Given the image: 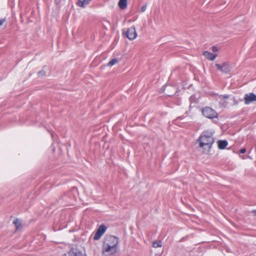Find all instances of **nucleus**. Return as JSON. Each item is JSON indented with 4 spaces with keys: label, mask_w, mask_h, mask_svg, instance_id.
Segmentation results:
<instances>
[{
    "label": "nucleus",
    "mask_w": 256,
    "mask_h": 256,
    "mask_svg": "<svg viewBox=\"0 0 256 256\" xmlns=\"http://www.w3.org/2000/svg\"><path fill=\"white\" fill-rule=\"evenodd\" d=\"M214 132L212 131H204L197 140L199 142L200 147L210 151L214 142Z\"/></svg>",
    "instance_id": "nucleus-1"
},
{
    "label": "nucleus",
    "mask_w": 256,
    "mask_h": 256,
    "mask_svg": "<svg viewBox=\"0 0 256 256\" xmlns=\"http://www.w3.org/2000/svg\"><path fill=\"white\" fill-rule=\"evenodd\" d=\"M118 244V239L113 236H110L106 238L102 246V252H110L113 254L116 252V246Z\"/></svg>",
    "instance_id": "nucleus-2"
},
{
    "label": "nucleus",
    "mask_w": 256,
    "mask_h": 256,
    "mask_svg": "<svg viewBox=\"0 0 256 256\" xmlns=\"http://www.w3.org/2000/svg\"><path fill=\"white\" fill-rule=\"evenodd\" d=\"M202 113L204 116L208 118H213L218 116L217 112L208 106H206L202 110Z\"/></svg>",
    "instance_id": "nucleus-3"
},
{
    "label": "nucleus",
    "mask_w": 256,
    "mask_h": 256,
    "mask_svg": "<svg viewBox=\"0 0 256 256\" xmlns=\"http://www.w3.org/2000/svg\"><path fill=\"white\" fill-rule=\"evenodd\" d=\"M126 36L130 40H134L137 36V34L134 26H132L125 32Z\"/></svg>",
    "instance_id": "nucleus-4"
},
{
    "label": "nucleus",
    "mask_w": 256,
    "mask_h": 256,
    "mask_svg": "<svg viewBox=\"0 0 256 256\" xmlns=\"http://www.w3.org/2000/svg\"><path fill=\"white\" fill-rule=\"evenodd\" d=\"M216 66L218 70L224 74L229 72L231 70V67L228 62H224L222 64H216Z\"/></svg>",
    "instance_id": "nucleus-5"
},
{
    "label": "nucleus",
    "mask_w": 256,
    "mask_h": 256,
    "mask_svg": "<svg viewBox=\"0 0 256 256\" xmlns=\"http://www.w3.org/2000/svg\"><path fill=\"white\" fill-rule=\"evenodd\" d=\"M244 101L246 104L256 102V95L252 92L246 94L244 96Z\"/></svg>",
    "instance_id": "nucleus-6"
},
{
    "label": "nucleus",
    "mask_w": 256,
    "mask_h": 256,
    "mask_svg": "<svg viewBox=\"0 0 256 256\" xmlns=\"http://www.w3.org/2000/svg\"><path fill=\"white\" fill-rule=\"evenodd\" d=\"M106 227L104 224H102L101 226H100L98 228V229L97 231L96 232L94 235V240H99L104 233V232L106 230Z\"/></svg>",
    "instance_id": "nucleus-7"
},
{
    "label": "nucleus",
    "mask_w": 256,
    "mask_h": 256,
    "mask_svg": "<svg viewBox=\"0 0 256 256\" xmlns=\"http://www.w3.org/2000/svg\"><path fill=\"white\" fill-rule=\"evenodd\" d=\"M203 55L206 58L208 59L213 60L216 58L217 56V55L216 54H213L212 53L209 52L208 51H205L203 52Z\"/></svg>",
    "instance_id": "nucleus-8"
},
{
    "label": "nucleus",
    "mask_w": 256,
    "mask_h": 256,
    "mask_svg": "<svg viewBox=\"0 0 256 256\" xmlns=\"http://www.w3.org/2000/svg\"><path fill=\"white\" fill-rule=\"evenodd\" d=\"M62 256H67L66 254H64ZM68 256H86L82 252L79 250L70 251L68 254Z\"/></svg>",
    "instance_id": "nucleus-9"
},
{
    "label": "nucleus",
    "mask_w": 256,
    "mask_h": 256,
    "mask_svg": "<svg viewBox=\"0 0 256 256\" xmlns=\"http://www.w3.org/2000/svg\"><path fill=\"white\" fill-rule=\"evenodd\" d=\"M218 148L220 150H223L228 146V142L226 140H218Z\"/></svg>",
    "instance_id": "nucleus-10"
},
{
    "label": "nucleus",
    "mask_w": 256,
    "mask_h": 256,
    "mask_svg": "<svg viewBox=\"0 0 256 256\" xmlns=\"http://www.w3.org/2000/svg\"><path fill=\"white\" fill-rule=\"evenodd\" d=\"M92 0H78L77 5L82 8H85Z\"/></svg>",
    "instance_id": "nucleus-11"
},
{
    "label": "nucleus",
    "mask_w": 256,
    "mask_h": 256,
    "mask_svg": "<svg viewBox=\"0 0 256 256\" xmlns=\"http://www.w3.org/2000/svg\"><path fill=\"white\" fill-rule=\"evenodd\" d=\"M118 4L120 9L124 10L127 6V0H120Z\"/></svg>",
    "instance_id": "nucleus-12"
},
{
    "label": "nucleus",
    "mask_w": 256,
    "mask_h": 256,
    "mask_svg": "<svg viewBox=\"0 0 256 256\" xmlns=\"http://www.w3.org/2000/svg\"><path fill=\"white\" fill-rule=\"evenodd\" d=\"M118 62V60L117 58H113L112 60L108 64V66H112Z\"/></svg>",
    "instance_id": "nucleus-13"
},
{
    "label": "nucleus",
    "mask_w": 256,
    "mask_h": 256,
    "mask_svg": "<svg viewBox=\"0 0 256 256\" xmlns=\"http://www.w3.org/2000/svg\"><path fill=\"white\" fill-rule=\"evenodd\" d=\"M152 246L153 247L156 248L158 247H161L162 246V242L161 241H154L152 243Z\"/></svg>",
    "instance_id": "nucleus-14"
},
{
    "label": "nucleus",
    "mask_w": 256,
    "mask_h": 256,
    "mask_svg": "<svg viewBox=\"0 0 256 256\" xmlns=\"http://www.w3.org/2000/svg\"><path fill=\"white\" fill-rule=\"evenodd\" d=\"M14 224L16 227V229H18V228L21 225L20 222L18 220H14Z\"/></svg>",
    "instance_id": "nucleus-15"
},
{
    "label": "nucleus",
    "mask_w": 256,
    "mask_h": 256,
    "mask_svg": "<svg viewBox=\"0 0 256 256\" xmlns=\"http://www.w3.org/2000/svg\"><path fill=\"white\" fill-rule=\"evenodd\" d=\"M38 77H42L46 75V72L44 70H42L38 73Z\"/></svg>",
    "instance_id": "nucleus-16"
},
{
    "label": "nucleus",
    "mask_w": 256,
    "mask_h": 256,
    "mask_svg": "<svg viewBox=\"0 0 256 256\" xmlns=\"http://www.w3.org/2000/svg\"><path fill=\"white\" fill-rule=\"evenodd\" d=\"M146 6H147V4H145L141 8V9H140L141 12H144L146 10Z\"/></svg>",
    "instance_id": "nucleus-17"
},
{
    "label": "nucleus",
    "mask_w": 256,
    "mask_h": 256,
    "mask_svg": "<svg viewBox=\"0 0 256 256\" xmlns=\"http://www.w3.org/2000/svg\"><path fill=\"white\" fill-rule=\"evenodd\" d=\"M223 99H228L229 98V96L228 94L222 95L220 96Z\"/></svg>",
    "instance_id": "nucleus-18"
},
{
    "label": "nucleus",
    "mask_w": 256,
    "mask_h": 256,
    "mask_svg": "<svg viewBox=\"0 0 256 256\" xmlns=\"http://www.w3.org/2000/svg\"><path fill=\"white\" fill-rule=\"evenodd\" d=\"M246 152V149L245 148H241L240 150V154H244Z\"/></svg>",
    "instance_id": "nucleus-19"
},
{
    "label": "nucleus",
    "mask_w": 256,
    "mask_h": 256,
    "mask_svg": "<svg viewBox=\"0 0 256 256\" xmlns=\"http://www.w3.org/2000/svg\"><path fill=\"white\" fill-rule=\"evenodd\" d=\"M6 22L5 18H2L0 20V26Z\"/></svg>",
    "instance_id": "nucleus-20"
},
{
    "label": "nucleus",
    "mask_w": 256,
    "mask_h": 256,
    "mask_svg": "<svg viewBox=\"0 0 256 256\" xmlns=\"http://www.w3.org/2000/svg\"><path fill=\"white\" fill-rule=\"evenodd\" d=\"M228 104V102H226V101H224V102H222V106L224 107H226Z\"/></svg>",
    "instance_id": "nucleus-21"
},
{
    "label": "nucleus",
    "mask_w": 256,
    "mask_h": 256,
    "mask_svg": "<svg viewBox=\"0 0 256 256\" xmlns=\"http://www.w3.org/2000/svg\"><path fill=\"white\" fill-rule=\"evenodd\" d=\"M212 51L214 52L218 51V48L216 46H213L212 47Z\"/></svg>",
    "instance_id": "nucleus-22"
},
{
    "label": "nucleus",
    "mask_w": 256,
    "mask_h": 256,
    "mask_svg": "<svg viewBox=\"0 0 256 256\" xmlns=\"http://www.w3.org/2000/svg\"><path fill=\"white\" fill-rule=\"evenodd\" d=\"M252 213L254 216H256V210H252Z\"/></svg>",
    "instance_id": "nucleus-23"
},
{
    "label": "nucleus",
    "mask_w": 256,
    "mask_h": 256,
    "mask_svg": "<svg viewBox=\"0 0 256 256\" xmlns=\"http://www.w3.org/2000/svg\"><path fill=\"white\" fill-rule=\"evenodd\" d=\"M194 99V97L193 96H190V101H192V100H193Z\"/></svg>",
    "instance_id": "nucleus-24"
}]
</instances>
